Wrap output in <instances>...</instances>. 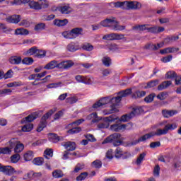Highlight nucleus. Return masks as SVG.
Returning a JSON list of instances; mask_svg holds the SVG:
<instances>
[{"label":"nucleus","mask_w":181,"mask_h":181,"mask_svg":"<svg viewBox=\"0 0 181 181\" xmlns=\"http://www.w3.org/2000/svg\"><path fill=\"white\" fill-rule=\"evenodd\" d=\"M130 94H132V89L131 88L121 90L118 93L119 95L117 97L112 98L110 99L108 97L101 98L93 104V108H100V107H103V105H105L106 104H108V103H115V105H117V104L121 103V100L124 97H128Z\"/></svg>","instance_id":"obj_1"},{"label":"nucleus","mask_w":181,"mask_h":181,"mask_svg":"<svg viewBox=\"0 0 181 181\" xmlns=\"http://www.w3.org/2000/svg\"><path fill=\"white\" fill-rule=\"evenodd\" d=\"M100 25L105 28H111L113 30H124L125 29V26L120 25L115 17H110L102 21Z\"/></svg>","instance_id":"obj_2"},{"label":"nucleus","mask_w":181,"mask_h":181,"mask_svg":"<svg viewBox=\"0 0 181 181\" xmlns=\"http://www.w3.org/2000/svg\"><path fill=\"white\" fill-rule=\"evenodd\" d=\"M177 126L176 124H168L165 126L164 129H158L156 132H151L150 133L146 134L143 135V136H160V135H166L169 131H173V129H176Z\"/></svg>","instance_id":"obj_3"},{"label":"nucleus","mask_w":181,"mask_h":181,"mask_svg":"<svg viewBox=\"0 0 181 181\" xmlns=\"http://www.w3.org/2000/svg\"><path fill=\"white\" fill-rule=\"evenodd\" d=\"M83 122H84V119H79L75 122H73L72 123L69 124L66 127V129H69L66 131V133L69 134V135H73L74 134L81 132V127H78V125H80V124H83Z\"/></svg>","instance_id":"obj_4"},{"label":"nucleus","mask_w":181,"mask_h":181,"mask_svg":"<svg viewBox=\"0 0 181 181\" xmlns=\"http://www.w3.org/2000/svg\"><path fill=\"white\" fill-rule=\"evenodd\" d=\"M118 119V116L115 115H111L110 116L103 118V122L99 123L98 124V128L99 129H104L110 127V124L115 122V120Z\"/></svg>","instance_id":"obj_5"},{"label":"nucleus","mask_w":181,"mask_h":181,"mask_svg":"<svg viewBox=\"0 0 181 181\" xmlns=\"http://www.w3.org/2000/svg\"><path fill=\"white\" fill-rule=\"evenodd\" d=\"M133 124L129 122L126 124H122L121 123H115L110 126L111 131L114 132H121V131H125V129L129 130L132 129Z\"/></svg>","instance_id":"obj_6"},{"label":"nucleus","mask_w":181,"mask_h":181,"mask_svg":"<svg viewBox=\"0 0 181 181\" xmlns=\"http://www.w3.org/2000/svg\"><path fill=\"white\" fill-rule=\"evenodd\" d=\"M9 146L11 149H12V148H14V152H16V153H19L22 152L25 148L23 144L18 141V138H13L9 141Z\"/></svg>","instance_id":"obj_7"},{"label":"nucleus","mask_w":181,"mask_h":181,"mask_svg":"<svg viewBox=\"0 0 181 181\" xmlns=\"http://www.w3.org/2000/svg\"><path fill=\"white\" fill-rule=\"evenodd\" d=\"M1 172H3V173L7 176H12V175L15 174L21 175V173H22V171H16V170H15L13 167L11 165H2Z\"/></svg>","instance_id":"obj_8"},{"label":"nucleus","mask_w":181,"mask_h":181,"mask_svg":"<svg viewBox=\"0 0 181 181\" xmlns=\"http://www.w3.org/2000/svg\"><path fill=\"white\" fill-rule=\"evenodd\" d=\"M102 144H113L114 146H119L122 144V140L118 136H107Z\"/></svg>","instance_id":"obj_9"},{"label":"nucleus","mask_w":181,"mask_h":181,"mask_svg":"<svg viewBox=\"0 0 181 181\" xmlns=\"http://www.w3.org/2000/svg\"><path fill=\"white\" fill-rule=\"evenodd\" d=\"M124 9H141L142 4L137 1H124Z\"/></svg>","instance_id":"obj_10"},{"label":"nucleus","mask_w":181,"mask_h":181,"mask_svg":"<svg viewBox=\"0 0 181 181\" xmlns=\"http://www.w3.org/2000/svg\"><path fill=\"white\" fill-rule=\"evenodd\" d=\"M104 40H121L124 39L123 34L111 33L105 35L103 37Z\"/></svg>","instance_id":"obj_11"},{"label":"nucleus","mask_w":181,"mask_h":181,"mask_svg":"<svg viewBox=\"0 0 181 181\" xmlns=\"http://www.w3.org/2000/svg\"><path fill=\"white\" fill-rule=\"evenodd\" d=\"M39 117V112H33L31 115H29L28 116L25 117L21 120L22 124H28V122H32L33 121H35L36 118Z\"/></svg>","instance_id":"obj_12"},{"label":"nucleus","mask_w":181,"mask_h":181,"mask_svg":"<svg viewBox=\"0 0 181 181\" xmlns=\"http://www.w3.org/2000/svg\"><path fill=\"white\" fill-rule=\"evenodd\" d=\"M74 66V62L71 60L63 61L58 64V69H64V70H67L71 67Z\"/></svg>","instance_id":"obj_13"},{"label":"nucleus","mask_w":181,"mask_h":181,"mask_svg":"<svg viewBox=\"0 0 181 181\" xmlns=\"http://www.w3.org/2000/svg\"><path fill=\"white\" fill-rule=\"evenodd\" d=\"M22 19V17L21 16V15H12L11 16H8L6 18V22H8V23H19V22H21V20Z\"/></svg>","instance_id":"obj_14"},{"label":"nucleus","mask_w":181,"mask_h":181,"mask_svg":"<svg viewBox=\"0 0 181 181\" xmlns=\"http://www.w3.org/2000/svg\"><path fill=\"white\" fill-rule=\"evenodd\" d=\"M88 121H91L92 124H95L101 121V117H98L97 112H93L86 117Z\"/></svg>","instance_id":"obj_15"},{"label":"nucleus","mask_w":181,"mask_h":181,"mask_svg":"<svg viewBox=\"0 0 181 181\" xmlns=\"http://www.w3.org/2000/svg\"><path fill=\"white\" fill-rule=\"evenodd\" d=\"M64 146L68 152H73V151H76V148H77V144L74 141H67L64 144Z\"/></svg>","instance_id":"obj_16"},{"label":"nucleus","mask_w":181,"mask_h":181,"mask_svg":"<svg viewBox=\"0 0 181 181\" xmlns=\"http://www.w3.org/2000/svg\"><path fill=\"white\" fill-rule=\"evenodd\" d=\"M8 61L11 64L18 66L22 63V57L16 55L12 56L8 59Z\"/></svg>","instance_id":"obj_17"},{"label":"nucleus","mask_w":181,"mask_h":181,"mask_svg":"<svg viewBox=\"0 0 181 181\" xmlns=\"http://www.w3.org/2000/svg\"><path fill=\"white\" fill-rule=\"evenodd\" d=\"M44 69L46 70H53V69H59V63L56 60H52L48 64H47Z\"/></svg>","instance_id":"obj_18"},{"label":"nucleus","mask_w":181,"mask_h":181,"mask_svg":"<svg viewBox=\"0 0 181 181\" xmlns=\"http://www.w3.org/2000/svg\"><path fill=\"white\" fill-rule=\"evenodd\" d=\"M69 23V20L65 18V19H55L53 21V25L54 26H57L58 28H62V26H66Z\"/></svg>","instance_id":"obj_19"},{"label":"nucleus","mask_w":181,"mask_h":181,"mask_svg":"<svg viewBox=\"0 0 181 181\" xmlns=\"http://www.w3.org/2000/svg\"><path fill=\"white\" fill-rule=\"evenodd\" d=\"M131 118H133L132 115H131V113L127 114V115H122L120 119L119 117H117V119L115 121V124H117V122H118V124H121V122H127L129 119H131Z\"/></svg>","instance_id":"obj_20"},{"label":"nucleus","mask_w":181,"mask_h":181,"mask_svg":"<svg viewBox=\"0 0 181 181\" xmlns=\"http://www.w3.org/2000/svg\"><path fill=\"white\" fill-rule=\"evenodd\" d=\"M58 11H59L62 15H69L73 12L71 7L69 6H62L58 8Z\"/></svg>","instance_id":"obj_21"},{"label":"nucleus","mask_w":181,"mask_h":181,"mask_svg":"<svg viewBox=\"0 0 181 181\" xmlns=\"http://www.w3.org/2000/svg\"><path fill=\"white\" fill-rule=\"evenodd\" d=\"M76 81L78 83H83L84 84H90L91 83V79L88 78L87 77L83 76L81 75H77L75 77Z\"/></svg>","instance_id":"obj_22"},{"label":"nucleus","mask_w":181,"mask_h":181,"mask_svg":"<svg viewBox=\"0 0 181 181\" xmlns=\"http://www.w3.org/2000/svg\"><path fill=\"white\" fill-rule=\"evenodd\" d=\"M80 49V45H76V42H71L66 46V49L68 52H71L74 53V52H77Z\"/></svg>","instance_id":"obj_23"},{"label":"nucleus","mask_w":181,"mask_h":181,"mask_svg":"<svg viewBox=\"0 0 181 181\" xmlns=\"http://www.w3.org/2000/svg\"><path fill=\"white\" fill-rule=\"evenodd\" d=\"M71 32L73 35V36L76 37H78V36H83L84 35V30L81 28H74L72 30H71Z\"/></svg>","instance_id":"obj_24"},{"label":"nucleus","mask_w":181,"mask_h":181,"mask_svg":"<svg viewBox=\"0 0 181 181\" xmlns=\"http://www.w3.org/2000/svg\"><path fill=\"white\" fill-rule=\"evenodd\" d=\"M162 114H163V117H164V118H170V117H173V115H176V114H177V110H163Z\"/></svg>","instance_id":"obj_25"},{"label":"nucleus","mask_w":181,"mask_h":181,"mask_svg":"<svg viewBox=\"0 0 181 181\" xmlns=\"http://www.w3.org/2000/svg\"><path fill=\"white\" fill-rule=\"evenodd\" d=\"M170 86H172V81H163L158 86L157 90H158V91H162V90H165V88H168Z\"/></svg>","instance_id":"obj_26"},{"label":"nucleus","mask_w":181,"mask_h":181,"mask_svg":"<svg viewBox=\"0 0 181 181\" xmlns=\"http://www.w3.org/2000/svg\"><path fill=\"white\" fill-rule=\"evenodd\" d=\"M145 95H146V91L136 90V92L132 93V98H134L135 100H136L137 98H142V97H145Z\"/></svg>","instance_id":"obj_27"},{"label":"nucleus","mask_w":181,"mask_h":181,"mask_svg":"<svg viewBox=\"0 0 181 181\" xmlns=\"http://www.w3.org/2000/svg\"><path fill=\"white\" fill-rule=\"evenodd\" d=\"M46 125H47V120L41 118L40 122L37 128V132H41V131H43V129L46 128Z\"/></svg>","instance_id":"obj_28"},{"label":"nucleus","mask_w":181,"mask_h":181,"mask_svg":"<svg viewBox=\"0 0 181 181\" xmlns=\"http://www.w3.org/2000/svg\"><path fill=\"white\" fill-rule=\"evenodd\" d=\"M48 139L49 142H52V144H57V142H63V141H64L63 136H50Z\"/></svg>","instance_id":"obj_29"},{"label":"nucleus","mask_w":181,"mask_h":181,"mask_svg":"<svg viewBox=\"0 0 181 181\" xmlns=\"http://www.w3.org/2000/svg\"><path fill=\"white\" fill-rule=\"evenodd\" d=\"M148 25H137L132 27V30H135L136 32H144V30H146V27Z\"/></svg>","instance_id":"obj_30"},{"label":"nucleus","mask_w":181,"mask_h":181,"mask_svg":"<svg viewBox=\"0 0 181 181\" xmlns=\"http://www.w3.org/2000/svg\"><path fill=\"white\" fill-rule=\"evenodd\" d=\"M176 40H179V36L171 35L165 38L164 43H165V45H169L170 42H176Z\"/></svg>","instance_id":"obj_31"},{"label":"nucleus","mask_w":181,"mask_h":181,"mask_svg":"<svg viewBox=\"0 0 181 181\" xmlns=\"http://www.w3.org/2000/svg\"><path fill=\"white\" fill-rule=\"evenodd\" d=\"M144 112L142 107H134L133 108L132 111L131 112V115L134 118L136 115H140Z\"/></svg>","instance_id":"obj_32"},{"label":"nucleus","mask_w":181,"mask_h":181,"mask_svg":"<svg viewBox=\"0 0 181 181\" xmlns=\"http://www.w3.org/2000/svg\"><path fill=\"white\" fill-rule=\"evenodd\" d=\"M33 163L37 166H42L45 163V158L43 157H37L33 159Z\"/></svg>","instance_id":"obj_33"},{"label":"nucleus","mask_w":181,"mask_h":181,"mask_svg":"<svg viewBox=\"0 0 181 181\" xmlns=\"http://www.w3.org/2000/svg\"><path fill=\"white\" fill-rule=\"evenodd\" d=\"M33 151H29L24 154V160H25V162H29L32 160V159H33Z\"/></svg>","instance_id":"obj_34"},{"label":"nucleus","mask_w":181,"mask_h":181,"mask_svg":"<svg viewBox=\"0 0 181 181\" xmlns=\"http://www.w3.org/2000/svg\"><path fill=\"white\" fill-rule=\"evenodd\" d=\"M176 48L175 47H167L160 50V54H167L168 53H175Z\"/></svg>","instance_id":"obj_35"},{"label":"nucleus","mask_w":181,"mask_h":181,"mask_svg":"<svg viewBox=\"0 0 181 181\" xmlns=\"http://www.w3.org/2000/svg\"><path fill=\"white\" fill-rule=\"evenodd\" d=\"M44 156L46 159H50V158H53V149L52 148H47L44 151Z\"/></svg>","instance_id":"obj_36"},{"label":"nucleus","mask_w":181,"mask_h":181,"mask_svg":"<svg viewBox=\"0 0 181 181\" xmlns=\"http://www.w3.org/2000/svg\"><path fill=\"white\" fill-rule=\"evenodd\" d=\"M32 129H33V124L28 123L22 127L21 131L23 132H30Z\"/></svg>","instance_id":"obj_37"},{"label":"nucleus","mask_w":181,"mask_h":181,"mask_svg":"<svg viewBox=\"0 0 181 181\" xmlns=\"http://www.w3.org/2000/svg\"><path fill=\"white\" fill-rule=\"evenodd\" d=\"M102 63L105 67H110L111 66V58L110 57H104L102 59Z\"/></svg>","instance_id":"obj_38"},{"label":"nucleus","mask_w":181,"mask_h":181,"mask_svg":"<svg viewBox=\"0 0 181 181\" xmlns=\"http://www.w3.org/2000/svg\"><path fill=\"white\" fill-rule=\"evenodd\" d=\"M16 35H29V30L25 29V28H18L15 30Z\"/></svg>","instance_id":"obj_39"},{"label":"nucleus","mask_w":181,"mask_h":181,"mask_svg":"<svg viewBox=\"0 0 181 181\" xmlns=\"http://www.w3.org/2000/svg\"><path fill=\"white\" fill-rule=\"evenodd\" d=\"M62 36L65 39H76V37L73 35V33H71V30L70 31H64L62 33Z\"/></svg>","instance_id":"obj_40"},{"label":"nucleus","mask_w":181,"mask_h":181,"mask_svg":"<svg viewBox=\"0 0 181 181\" xmlns=\"http://www.w3.org/2000/svg\"><path fill=\"white\" fill-rule=\"evenodd\" d=\"M34 62L35 61L32 57H25L23 59H22L23 64H26L27 66H30L31 64H33Z\"/></svg>","instance_id":"obj_41"},{"label":"nucleus","mask_w":181,"mask_h":181,"mask_svg":"<svg viewBox=\"0 0 181 181\" xmlns=\"http://www.w3.org/2000/svg\"><path fill=\"white\" fill-rule=\"evenodd\" d=\"M45 28H46V24L43 23H40L37 24L35 26L34 30H35V32H40V30H44V29Z\"/></svg>","instance_id":"obj_42"},{"label":"nucleus","mask_w":181,"mask_h":181,"mask_svg":"<svg viewBox=\"0 0 181 181\" xmlns=\"http://www.w3.org/2000/svg\"><path fill=\"white\" fill-rule=\"evenodd\" d=\"M158 84H159L158 79L151 81L150 82H148L147 83V86L146 87V88H152L153 87H156V86H158Z\"/></svg>","instance_id":"obj_43"},{"label":"nucleus","mask_w":181,"mask_h":181,"mask_svg":"<svg viewBox=\"0 0 181 181\" xmlns=\"http://www.w3.org/2000/svg\"><path fill=\"white\" fill-rule=\"evenodd\" d=\"M97 139L94 136H89L87 139H83L81 141L82 145H88V142H95Z\"/></svg>","instance_id":"obj_44"},{"label":"nucleus","mask_w":181,"mask_h":181,"mask_svg":"<svg viewBox=\"0 0 181 181\" xmlns=\"http://www.w3.org/2000/svg\"><path fill=\"white\" fill-rule=\"evenodd\" d=\"M52 176H53V177H55V179H59L60 177H63V176H64L63 171H62L60 170H55L52 173Z\"/></svg>","instance_id":"obj_45"},{"label":"nucleus","mask_w":181,"mask_h":181,"mask_svg":"<svg viewBox=\"0 0 181 181\" xmlns=\"http://www.w3.org/2000/svg\"><path fill=\"white\" fill-rule=\"evenodd\" d=\"M29 6L32 9H40V6L39 5V2H36L35 1H31L29 2Z\"/></svg>","instance_id":"obj_46"},{"label":"nucleus","mask_w":181,"mask_h":181,"mask_svg":"<svg viewBox=\"0 0 181 181\" xmlns=\"http://www.w3.org/2000/svg\"><path fill=\"white\" fill-rule=\"evenodd\" d=\"M82 49L87 52H91L94 49V47L90 43H85L83 45Z\"/></svg>","instance_id":"obj_47"},{"label":"nucleus","mask_w":181,"mask_h":181,"mask_svg":"<svg viewBox=\"0 0 181 181\" xmlns=\"http://www.w3.org/2000/svg\"><path fill=\"white\" fill-rule=\"evenodd\" d=\"M45 56H46V52L42 49H38L37 48V52H36V54L34 55V57L42 59V57H45Z\"/></svg>","instance_id":"obj_48"},{"label":"nucleus","mask_w":181,"mask_h":181,"mask_svg":"<svg viewBox=\"0 0 181 181\" xmlns=\"http://www.w3.org/2000/svg\"><path fill=\"white\" fill-rule=\"evenodd\" d=\"M22 86L21 81H14L9 83H7L6 87L8 88H11L12 87H21Z\"/></svg>","instance_id":"obj_49"},{"label":"nucleus","mask_w":181,"mask_h":181,"mask_svg":"<svg viewBox=\"0 0 181 181\" xmlns=\"http://www.w3.org/2000/svg\"><path fill=\"white\" fill-rule=\"evenodd\" d=\"M30 0H13L11 2V5H22V4H28Z\"/></svg>","instance_id":"obj_50"},{"label":"nucleus","mask_w":181,"mask_h":181,"mask_svg":"<svg viewBox=\"0 0 181 181\" xmlns=\"http://www.w3.org/2000/svg\"><path fill=\"white\" fill-rule=\"evenodd\" d=\"M77 101H78V98L76 96L69 97L66 99V103L67 104H76Z\"/></svg>","instance_id":"obj_51"},{"label":"nucleus","mask_w":181,"mask_h":181,"mask_svg":"<svg viewBox=\"0 0 181 181\" xmlns=\"http://www.w3.org/2000/svg\"><path fill=\"white\" fill-rule=\"evenodd\" d=\"M87 176H88V173L87 172L81 173L78 177H76V180L77 181L86 180Z\"/></svg>","instance_id":"obj_52"},{"label":"nucleus","mask_w":181,"mask_h":181,"mask_svg":"<svg viewBox=\"0 0 181 181\" xmlns=\"http://www.w3.org/2000/svg\"><path fill=\"white\" fill-rule=\"evenodd\" d=\"M37 47H33L31 48H30L26 54H28L29 56H35L36 53H37Z\"/></svg>","instance_id":"obj_53"},{"label":"nucleus","mask_w":181,"mask_h":181,"mask_svg":"<svg viewBox=\"0 0 181 181\" xmlns=\"http://www.w3.org/2000/svg\"><path fill=\"white\" fill-rule=\"evenodd\" d=\"M63 83L62 82H55L47 86V88H57V87H62Z\"/></svg>","instance_id":"obj_54"},{"label":"nucleus","mask_w":181,"mask_h":181,"mask_svg":"<svg viewBox=\"0 0 181 181\" xmlns=\"http://www.w3.org/2000/svg\"><path fill=\"white\" fill-rule=\"evenodd\" d=\"M155 97H156V95L155 93H151L144 98V101H145V103H152V101H153V98H155Z\"/></svg>","instance_id":"obj_55"},{"label":"nucleus","mask_w":181,"mask_h":181,"mask_svg":"<svg viewBox=\"0 0 181 181\" xmlns=\"http://www.w3.org/2000/svg\"><path fill=\"white\" fill-rule=\"evenodd\" d=\"M21 159V156L19 154H14L11 157V163H18Z\"/></svg>","instance_id":"obj_56"},{"label":"nucleus","mask_w":181,"mask_h":181,"mask_svg":"<svg viewBox=\"0 0 181 181\" xmlns=\"http://www.w3.org/2000/svg\"><path fill=\"white\" fill-rule=\"evenodd\" d=\"M177 74L173 71H170L165 74V78H175Z\"/></svg>","instance_id":"obj_57"},{"label":"nucleus","mask_w":181,"mask_h":181,"mask_svg":"<svg viewBox=\"0 0 181 181\" xmlns=\"http://www.w3.org/2000/svg\"><path fill=\"white\" fill-rule=\"evenodd\" d=\"M145 156H146V153H141L137 158V160L136 161V165H141V163H142V160L145 159Z\"/></svg>","instance_id":"obj_58"},{"label":"nucleus","mask_w":181,"mask_h":181,"mask_svg":"<svg viewBox=\"0 0 181 181\" xmlns=\"http://www.w3.org/2000/svg\"><path fill=\"white\" fill-rule=\"evenodd\" d=\"M12 151L8 147L0 148V155L3 153V155H8V153H11Z\"/></svg>","instance_id":"obj_59"},{"label":"nucleus","mask_w":181,"mask_h":181,"mask_svg":"<svg viewBox=\"0 0 181 181\" xmlns=\"http://www.w3.org/2000/svg\"><path fill=\"white\" fill-rule=\"evenodd\" d=\"M54 114V110H50L48 112H47L45 115H44L42 118V119H45V121H47L49 119V117H52Z\"/></svg>","instance_id":"obj_60"},{"label":"nucleus","mask_w":181,"mask_h":181,"mask_svg":"<svg viewBox=\"0 0 181 181\" xmlns=\"http://www.w3.org/2000/svg\"><path fill=\"white\" fill-rule=\"evenodd\" d=\"M19 26H23L24 28H29V26H30V21L26 19L22 20L19 23Z\"/></svg>","instance_id":"obj_61"},{"label":"nucleus","mask_w":181,"mask_h":181,"mask_svg":"<svg viewBox=\"0 0 181 181\" xmlns=\"http://www.w3.org/2000/svg\"><path fill=\"white\" fill-rule=\"evenodd\" d=\"M115 8H122V9H125V1H117L114 3Z\"/></svg>","instance_id":"obj_62"},{"label":"nucleus","mask_w":181,"mask_h":181,"mask_svg":"<svg viewBox=\"0 0 181 181\" xmlns=\"http://www.w3.org/2000/svg\"><path fill=\"white\" fill-rule=\"evenodd\" d=\"M92 165L96 169H100V168L103 166V163L101 162V160H96L92 163Z\"/></svg>","instance_id":"obj_63"},{"label":"nucleus","mask_w":181,"mask_h":181,"mask_svg":"<svg viewBox=\"0 0 181 181\" xmlns=\"http://www.w3.org/2000/svg\"><path fill=\"white\" fill-rule=\"evenodd\" d=\"M122 150L119 148H117L115 151V156L118 159L122 156Z\"/></svg>","instance_id":"obj_64"}]
</instances>
